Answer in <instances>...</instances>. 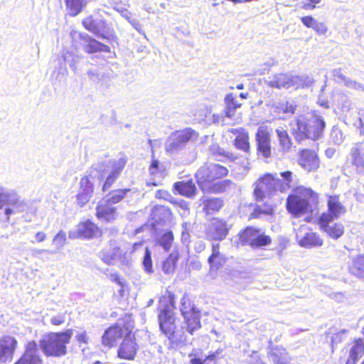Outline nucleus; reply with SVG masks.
Segmentation results:
<instances>
[{"label":"nucleus","mask_w":364,"mask_h":364,"mask_svg":"<svg viewBox=\"0 0 364 364\" xmlns=\"http://www.w3.org/2000/svg\"><path fill=\"white\" fill-rule=\"evenodd\" d=\"M267 355L273 364H289V357L287 350L281 346H274L269 341Z\"/></svg>","instance_id":"nucleus-22"},{"label":"nucleus","mask_w":364,"mask_h":364,"mask_svg":"<svg viewBox=\"0 0 364 364\" xmlns=\"http://www.w3.org/2000/svg\"><path fill=\"white\" fill-rule=\"evenodd\" d=\"M289 88H304L301 75H293L291 74H289Z\"/></svg>","instance_id":"nucleus-52"},{"label":"nucleus","mask_w":364,"mask_h":364,"mask_svg":"<svg viewBox=\"0 0 364 364\" xmlns=\"http://www.w3.org/2000/svg\"><path fill=\"white\" fill-rule=\"evenodd\" d=\"M280 176L282 178L284 182L282 181V186H284L285 191L294 187L298 183V178L296 175H293V173L290 171H285L280 173Z\"/></svg>","instance_id":"nucleus-46"},{"label":"nucleus","mask_w":364,"mask_h":364,"mask_svg":"<svg viewBox=\"0 0 364 364\" xmlns=\"http://www.w3.org/2000/svg\"><path fill=\"white\" fill-rule=\"evenodd\" d=\"M75 338L79 343L87 344L88 342V337L85 331L77 334Z\"/></svg>","instance_id":"nucleus-62"},{"label":"nucleus","mask_w":364,"mask_h":364,"mask_svg":"<svg viewBox=\"0 0 364 364\" xmlns=\"http://www.w3.org/2000/svg\"><path fill=\"white\" fill-rule=\"evenodd\" d=\"M198 133L191 127H186L172 132L165 143L166 151L171 154H178L183 150L189 143H195Z\"/></svg>","instance_id":"nucleus-6"},{"label":"nucleus","mask_w":364,"mask_h":364,"mask_svg":"<svg viewBox=\"0 0 364 364\" xmlns=\"http://www.w3.org/2000/svg\"><path fill=\"white\" fill-rule=\"evenodd\" d=\"M346 212L345 206L341 203L337 195L328 196L327 200V211L323 213L318 218L325 220H336Z\"/></svg>","instance_id":"nucleus-14"},{"label":"nucleus","mask_w":364,"mask_h":364,"mask_svg":"<svg viewBox=\"0 0 364 364\" xmlns=\"http://www.w3.org/2000/svg\"><path fill=\"white\" fill-rule=\"evenodd\" d=\"M332 76L333 77V80L338 83H345L347 76H346L343 72L341 68L334 69L332 70Z\"/></svg>","instance_id":"nucleus-54"},{"label":"nucleus","mask_w":364,"mask_h":364,"mask_svg":"<svg viewBox=\"0 0 364 364\" xmlns=\"http://www.w3.org/2000/svg\"><path fill=\"white\" fill-rule=\"evenodd\" d=\"M117 208L104 199L99 201L96 207L97 218L106 223H111L117 218Z\"/></svg>","instance_id":"nucleus-20"},{"label":"nucleus","mask_w":364,"mask_h":364,"mask_svg":"<svg viewBox=\"0 0 364 364\" xmlns=\"http://www.w3.org/2000/svg\"><path fill=\"white\" fill-rule=\"evenodd\" d=\"M335 220L318 219V224L321 230L325 232L333 240H338L344 232V227L341 223H333Z\"/></svg>","instance_id":"nucleus-24"},{"label":"nucleus","mask_w":364,"mask_h":364,"mask_svg":"<svg viewBox=\"0 0 364 364\" xmlns=\"http://www.w3.org/2000/svg\"><path fill=\"white\" fill-rule=\"evenodd\" d=\"M254 185L253 193L257 202L263 201L266 196H269L277 191H285L284 186H282V180L274 178L270 173L261 177Z\"/></svg>","instance_id":"nucleus-9"},{"label":"nucleus","mask_w":364,"mask_h":364,"mask_svg":"<svg viewBox=\"0 0 364 364\" xmlns=\"http://www.w3.org/2000/svg\"><path fill=\"white\" fill-rule=\"evenodd\" d=\"M66 61L67 57L65 55L58 58L55 61V69L51 77L59 82H65L68 75Z\"/></svg>","instance_id":"nucleus-29"},{"label":"nucleus","mask_w":364,"mask_h":364,"mask_svg":"<svg viewBox=\"0 0 364 364\" xmlns=\"http://www.w3.org/2000/svg\"><path fill=\"white\" fill-rule=\"evenodd\" d=\"M71 60H69V65L71 70L76 75L82 74L86 68L90 65V62L82 55L70 53Z\"/></svg>","instance_id":"nucleus-34"},{"label":"nucleus","mask_w":364,"mask_h":364,"mask_svg":"<svg viewBox=\"0 0 364 364\" xmlns=\"http://www.w3.org/2000/svg\"><path fill=\"white\" fill-rule=\"evenodd\" d=\"M179 309L186 325V331L193 334V332L201 327L200 311L190 301L186 294L180 301Z\"/></svg>","instance_id":"nucleus-10"},{"label":"nucleus","mask_w":364,"mask_h":364,"mask_svg":"<svg viewBox=\"0 0 364 364\" xmlns=\"http://www.w3.org/2000/svg\"><path fill=\"white\" fill-rule=\"evenodd\" d=\"M232 225L218 218H213L205 228V236L210 240L222 241L229 233Z\"/></svg>","instance_id":"nucleus-13"},{"label":"nucleus","mask_w":364,"mask_h":364,"mask_svg":"<svg viewBox=\"0 0 364 364\" xmlns=\"http://www.w3.org/2000/svg\"><path fill=\"white\" fill-rule=\"evenodd\" d=\"M130 191L131 190L129 188L114 190L109 192V193L102 199L106 200L109 204L114 205L115 204L119 203L126 196V195L130 192Z\"/></svg>","instance_id":"nucleus-42"},{"label":"nucleus","mask_w":364,"mask_h":364,"mask_svg":"<svg viewBox=\"0 0 364 364\" xmlns=\"http://www.w3.org/2000/svg\"><path fill=\"white\" fill-rule=\"evenodd\" d=\"M66 241V233L63 230H60L53 237V244L56 247V250H48L45 249L37 250V254L43 252L48 254H55L63 248Z\"/></svg>","instance_id":"nucleus-41"},{"label":"nucleus","mask_w":364,"mask_h":364,"mask_svg":"<svg viewBox=\"0 0 364 364\" xmlns=\"http://www.w3.org/2000/svg\"><path fill=\"white\" fill-rule=\"evenodd\" d=\"M65 2L70 16H77L87 5L86 0H65Z\"/></svg>","instance_id":"nucleus-40"},{"label":"nucleus","mask_w":364,"mask_h":364,"mask_svg":"<svg viewBox=\"0 0 364 364\" xmlns=\"http://www.w3.org/2000/svg\"><path fill=\"white\" fill-rule=\"evenodd\" d=\"M228 174V170L226 167L210 163L200 167L196 173V178L200 189L205 192L215 181Z\"/></svg>","instance_id":"nucleus-7"},{"label":"nucleus","mask_w":364,"mask_h":364,"mask_svg":"<svg viewBox=\"0 0 364 364\" xmlns=\"http://www.w3.org/2000/svg\"><path fill=\"white\" fill-rule=\"evenodd\" d=\"M100 234L99 227L90 220H87L77 225L76 231L70 232L69 237L90 239Z\"/></svg>","instance_id":"nucleus-15"},{"label":"nucleus","mask_w":364,"mask_h":364,"mask_svg":"<svg viewBox=\"0 0 364 364\" xmlns=\"http://www.w3.org/2000/svg\"><path fill=\"white\" fill-rule=\"evenodd\" d=\"M275 111L279 113L284 114H294L295 112L296 106L292 101L280 100L274 105Z\"/></svg>","instance_id":"nucleus-44"},{"label":"nucleus","mask_w":364,"mask_h":364,"mask_svg":"<svg viewBox=\"0 0 364 364\" xmlns=\"http://www.w3.org/2000/svg\"><path fill=\"white\" fill-rule=\"evenodd\" d=\"M137 352V344L132 339H124L118 349V356L120 358L132 360Z\"/></svg>","instance_id":"nucleus-26"},{"label":"nucleus","mask_w":364,"mask_h":364,"mask_svg":"<svg viewBox=\"0 0 364 364\" xmlns=\"http://www.w3.org/2000/svg\"><path fill=\"white\" fill-rule=\"evenodd\" d=\"M64 322H65V320H64L63 317V316H54V317H53V318L50 319V323H51L53 325H55V326H59V325H61V324H63Z\"/></svg>","instance_id":"nucleus-63"},{"label":"nucleus","mask_w":364,"mask_h":364,"mask_svg":"<svg viewBox=\"0 0 364 364\" xmlns=\"http://www.w3.org/2000/svg\"><path fill=\"white\" fill-rule=\"evenodd\" d=\"M311 28L314 29L318 35H325L328 31V27L326 24L324 23L319 22L317 20L315 21V23H314Z\"/></svg>","instance_id":"nucleus-55"},{"label":"nucleus","mask_w":364,"mask_h":364,"mask_svg":"<svg viewBox=\"0 0 364 364\" xmlns=\"http://www.w3.org/2000/svg\"><path fill=\"white\" fill-rule=\"evenodd\" d=\"M73 334V329L45 334L39 341L40 348L46 357L64 356L67 354V345L70 343Z\"/></svg>","instance_id":"nucleus-4"},{"label":"nucleus","mask_w":364,"mask_h":364,"mask_svg":"<svg viewBox=\"0 0 364 364\" xmlns=\"http://www.w3.org/2000/svg\"><path fill=\"white\" fill-rule=\"evenodd\" d=\"M82 26L88 31L92 33L97 38L107 39V23L104 19L94 18L92 16L85 18L82 21Z\"/></svg>","instance_id":"nucleus-16"},{"label":"nucleus","mask_w":364,"mask_h":364,"mask_svg":"<svg viewBox=\"0 0 364 364\" xmlns=\"http://www.w3.org/2000/svg\"><path fill=\"white\" fill-rule=\"evenodd\" d=\"M179 258V253L177 250L173 251L168 257L162 262V271L166 274L174 272Z\"/></svg>","instance_id":"nucleus-37"},{"label":"nucleus","mask_w":364,"mask_h":364,"mask_svg":"<svg viewBox=\"0 0 364 364\" xmlns=\"http://www.w3.org/2000/svg\"><path fill=\"white\" fill-rule=\"evenodd\" d=\"M174 237L171 231H166L156 240V244L161 246L165 251H168L171 247Z\"/></svg>","instance_id":"nucleus-45"},{"label":"nucleus","mask_w":364,"mask_h":364,"mask_svg":"<svg viewBox=\"0 0 364 364\" xmlns=\"http://www.w3.org/2000/svg\"><path fill=\"white\" fill-rule=\"evenodd\" d=\"M227 261L228 257L220 252L219 243L213 244L212 246L211 255L208 259L210 272L218 270L227 262Z\"/></svg>","instance_id":"nucleus-25"},{"label":"nucleus","mask_w":364,"mask_h":364,"mask_svg":"<svg viewBox=\"0 0 364 364\" xmlns=\"http://www.w3.org/2000/svg\"><path fill=\"white\" fill-rule=\"evenodd\" d=\"M364 353V341L361 338L355 340L350 350L349 356L359 360Z\"/></svg>","instance_id":"nucleus-47"},{"label":"nucleus","mask_w":364,"mask_h":364,"mask_svg":"<svg viewBox=\"0 0 364 364\" xmlns=\"http://www.w3.org/2000/svg\"><path fill=\"white\" fill-rule=\"evenodd\" d=\"M149 171L151 176H156L160 172V163L158 159H153L149 166Z\"/></svg>","instance_id":"nucleus-57"},{"label":"nucleus","mask_w":364,"mask_h":364,"mask_svg":"<svg viewBox=\"0 0 364 364\" xmlns=\"http://www.w3.org/2000/svg\"><path fill=\"white\" fill-rule=\"evenodd\" d=\"M156 198H162L166 200H169L170 198H171V196L166 191L164 190H158L156 192Z\"/></svg>","instance_id":"nucleus-60"},{"label":"nucleus","mask_w":364,"mask_h":364,"mask_svg":"<svg viewBox=\"0 0 364 364\" xmlns=\"http://www.w3.org/2000/svg\"><path fill=\"white\" fill-rule=\"evenodd\" d=\"M204 204L203 210L207 214L218 211L223 205V201L219 198H201Z\"/></svg>","instance_id":"nucleus-39"},{"label":"nucleus","mask_w":364,"mask_h":364,"mask_svg":"<svg viewBox=\"0 0 364 364\" xmlns=\"http://www.w3.org/2000/svg\"><path fill=\"white\" fill-rule=\"evenodd\" d=\"M255 139L257 155L262 156L265 159L270 157L272 147L269 132L264 129L259 128L255 134Z\"/></svg>","instance_id":"nucleus-17"},{"label":"nucleus","mask_w":364,"mask_h":364,"mask_svg":"<svg viewBox=\"0 0 364 364\" xmlns=\"http://www.w3.org/2000/svg\"><path fill=\"white\" fill-rule=\"evenodd\" d=\"M291 132L296 142L302 144L306 140L320 139L326 128V122L317 112L299 115L291 122Z\"/></svg>","instance_id":"nucleus-2"},{"label":"nucleus","mask_w":364,"mask_h":364,"mask_svg":"<svg viewBox=\"0 0 364 364\" xmlns=\"http://www.w3.org/2000/svg\"><path fill=\"white\" fill-rule=\"evenodd\" d=\"M70 36L73 43L75 46L78 44L82 50L88 54L109 52L110 48L107 45L98 41L86 33L73 31L70 33Z\"/></svg>","instance_id":"nucleus-12"},{"label":"nucleus","mask_w":364,"mask_h":364,"mask_svg":"<svg viewBox=\"0 0 364 364\" xmlns=\"http://www.w3.org/2000/svg\"><path fill=\"white\" fill-rule=\"evenodd\" d=\"M225 108L224 109L225 117L231 118L235 115L236 110L242 106V103L236 100V96L232 93H228L225 97Z\"/></svg>","instance_id":"nucleus-35"},{"label":"nucleus","mask_w":364,"mask_h":364,"mask_svg":"<svg viewBox=\"0 0 364 364\" xmlns=\"http://www.w3.org/2000/svg\"><path fill=\"white\" fill-rule=\"evenodd\" d=\"M350 274L364 280V256L357 255L350 258L348 264Z\"/></svg>","instance_id":"nucleus-28"},{"label":"nucleus","mask_w":364,"mask_h":364,"mask_svg":"<svg viewBox=\"0 0 364 364\" xmlns=\"http://www.w3.org/2000/svg\"><path fill=\"white\" fill-rule=\"evenodd\" d=\"M330 138L332 142L338 145L341 144L344 139L343 132L336 126L333 127L331 131Z\"/></svg>","instance_id":"nucleus-51"},{"label":"nucleus","mask_w":364,"mask_h":364,"mask_svg":"<svg viewBox=\"0 0 364 364\" xmlns=\"http://www.w3.org/2000/svg\"><path fill=\"white\" fill-rule=\"evenodd\" d=\"M350 164L356 173L364 174V152L359 144H354L350 151L346 166Z\"/></svg>","instance_id":"nucleus-19"},{"label":"nucleus","mask_w":364,"mask_h":364,"mask_svg":"<svg viewBox=\"0 0 364 364\" xmlns=\"http://www.w3.org/2000/svg\"><path fill=\"white\" fill-rule=\"evenodd\" d=\"M119 254V248L115 247L108 250H102L99 254V257L106 264L112 265L114 264V261L116 259Z\"/></svg>","instance_id":"nucleus-43"},{"label":"nucleus","mask_w":364,"mask_h":364,"mask_svg":"<svg viewBox=\"0 0 364 364\" xmlns=\"http://www.w3.org/2000/svg\"><path fill=\"white\" fill-rule=\"evenodd\" d=\"M299 244L301 247L306 248H311L314 247H320L323 245V240L316 232H307L299 240Z\"/></svg>","instance_id":"nucleus-36"},{"label":"nucleus","mask_w":364,"mask_h":364,"mask_svg":"<svg viewBox=\"0 0 364 364\" xmlns=\"http://www.w3.org/2000/svg\"><path fill=\"white\" fill-rule=\"evenodd\" d=\"M230 132L236 136L234 140L235 146L237 149L247 153L250 150L248 133L242 128L231 129Z\"/></svg>","instance_id":"nucleus-27"},{"label":"nucleus","mask_w":364,"mask_h":364,"mask_svg":"<svg viewBox=\"0 0 364 364\" xmlns=\"http://www.w3.org/2000/svg\"><path fill=\"white\" fill-rule=\"evenodd\" d=\"M126 160L99 161L90 169L89 176H83L80 181V189L77 195V203L82 207L91 199L94 192V185L90 177H96L102 183L103 193L108 191L119 178L126 165Z\"/></svg>","instance_id":"nucleus-1"},{"label":"nucleus","mask_w":364,"mask_h":364,"mask_svg":"<svg viewBox=\"0 0 364 364\" xmlns=\"http://www.w3.org/2000/svg\"><path fill=\"white\" fill-rule=\"evenodd\" d=\"M315 19L311 16H306L301 18V21L302 23L307 28H311L314 26V23H315Z\"/></svg>","instance_id":"nucleus-58"},{"label":"nucleus","mask_w":364,"mask_h":364,"mask_svg":"<svg viewBox=\"0 0 364 364\" xmlns=\"http://www.w3.org/2000/svg\"><path fill=\"white\" fill-rule=\"evenodd\" d=\"M122 328L118 326H112L108 328L102 337V343L106 346H112L118 338L122 336Z\"/></svg>","instance_id":"nucleus-33"},{"label":"nucleus","mask_w":364,"mask_h":364,"mask_svg":"<svg viewBox=\"0 0 364 364\" xmlns=\"http://www.w3.org/2000/svg\"><path fill=\"white\" fill-rule=\"evenodd\" d=\"M301 77H302V84H304V88L310 87L314 85V80L310 76L306 75H301Z\"/></svg>","instance_id":"nucleus-59"},{"label":"nucleus","mask_w":364,"mask_h":364,"mask_svg":"<svg viewBox=\"0 0 364 364\" xmlns=\"http://www.w3.org/2000/svg\"><path fill=\"white\" fill-rule=\"evenodd\" d=\"M301 196H290L287 200V209L295 218L306 213L313 215L318 203V195L311 188H304Z\"/></svg>","instance_id":"nucleus-5"},{"label":"nucleus","mask_w":364,"mask_h":364,"mask_svg":"<svg viewBox=\"0 0 364 364\" xmlns=\"http://www.w3.org/2000/svg\"><path fill=\"white\" fill-rule=\"evenodd\" d=\"M14 364H43L36 341H31L26 344L23 354Z\"/></svg>","instance_id":"nucleus-18"},{"label":"nucleus","mask_w":364,"mask_h":364,"mask_svg":"<svg viewBox=\"0 0 364 364\" xmlns=\"http://www.w3.org/2000/svg\"><path fill=\"white\" fill-rule=\"evenodd\" d=\"M346 330H342L340 332L333 333L331 336V348L333 350L334 348L338 346V343H341L343 340V334L346 332Z\"/></svg>","instance_id":"nucleus-53"},{"label":"nucleus","mask_w":364,"mask_h":364,"mask_svg":"<svg viewBox=\"0 0 364 364\" xmlns=\"http://www.w3.org/2000/svg\"><path fill=\"white\" fill-rule=\"evenodd\" d=\"M4 205H6L4 209L6 221L12 214L23 213L28 208L27 203L15 191L0 187V209Z\"/></svg>","instance_id":"nucleus-8"},{"label":"nucleus","mask_w":364,"mask_h":364,"mask_svg":"<svg viewBox=\"0 0 364 364\" xmlns=\"http://www.w3.org/2000/svg\"><path fill=\"white\" fill-rule=\"evenodd\" d=\"M275 132L282 150L284 151H289L292 146L293 142L287 131L282 127H279L276 129Z\"/></svg>","instance_id":"nucleus-38"},{"label":"nucleus","mask_w":364,"mask_h":364,"mask_svg":"<svg viewBox=\"0 0 364 364\" xmlns=\"http://www.w3.org/2000/svg\"><path fill=\"white\" fill-rule=\"evenodd\" d=\"M239 239L242 245H250L253 249L262 248L269 245L272 239L260 229L248 226L239 233Z\"/></svg>","instance_id":"nucleus-11"},{"label":"nucleus","mask_w":364,"mask_h":364,"mask_svg":"<svg viewBox=\"0 0 364 364\" xmlns=\"http://www.w3.org/2000/svg\"><path fill=\"white\" fill-rule=\"evenodd\" d=\"M169 305L164 306L160 311L158 316L159 328L161 332L167 337L172 347H178L184 345L186 342V337L184 328L186 325L181 329H176L175 317L173 309H176L175 296L173 294L168 295Z\"/></svg>","instance_id":"nucleus-3"},{"label":"nucleus","mask_w":364,"mask_h":364,"mask_svg":"<svg viewBox=\"0 0 364 364\" xmlns=\"http://www.w3.org/2000/svg\"><path fill=\"white\" fill-rule=\"evenodd\" d=\"M35 239L38 242H43L46 239V234L43 232H38L35 235Z\"/></svg>","instance_id":"nucleus-64"},{"label":"nucleus","mask_w":364,"mask_h":364,"mask_svg":"<svg viewBox=\"0 0 364 364\" xmlns=\"http://www.w3.org/2000/svg\"><path fill=\"white\" fill-rule=\"evenodd\" d=\"M236 189V184L229 179H224L215 181L210 186V188L205 190V192H210L213 193H221L223 192L234 193Z\"/></svg>","instance_id":"nucleus-32"},{"label":"nucleus","mask_w":364,"mask_h":364,"mask_svg":"<svg viewBox=\"0 0 364 364\" xmlns=\"http://www.w3.org/2000/svg\"><path fill=\"white\" fill-rule=\"evenodd\" d=\"M298 161L299 165L307 171L316 170L319 165L317 154L315 151L310 149L302 150Z\"/></svg>","instance_id":"nucleus-23"},{"label":"nucleus","mask_w":364,"mask_h":364,"mask_svg":"<svg viewBox=\"0 0 364 364\" xmlns=\"http://www.w3.org/2000/svg\"><path fill=\"white\" fill-rule=\"evenodd\" d=\"M17 341L11 336H7L0 339V363L11 360Z\"/></svg>","instance_id":"nucleus-21"},{"label":"nucleus","mask_w":364,"mask_h":364,"mask_svg":"<svg viewBox=\"0 0 364 364\" xmlns=\"http://www.w3.org/2000/svg\"><path fill=\"white\" fill-rule=\"evenodd\" d=\"M344 85L349 88L355 89L356 90L364 91V85H363L360 82H358L353 80H351L348 77H347V79L344 83Z\"/></svg>","instance_id":"nucleus-56"},{"label":"nucleus","mask_w":364,"mask_h":364,"mask_svg":"<svg viewBox=\"0 0 364 364\" xmlns=\"http://www.w3.org/2000/svg\"><path fill=\"white\" fill-rule=\"evenodd\" d=\"M223 352V348H218L214 352H210L203 359L204 364H218V360L220 359V355Z\"/></svg>","instance_id":"nucleus-50"},{"label":"nucleus","mask_w":364,"mask_h":364,"mask_svg":"<svg viewBox=\"0 0 364 364\" xmlns=\"http://www.w3.org/2000/svg\"><path fill=\"white\" fill-rule=\"evenodd\" d=\"M84 71H86L90 80L93 82H99L104 75L100 67L92 65L91 63Z\"/></svg>","instance_id":"nucleus-48"},{"label":"nucleus","mask_w":364,"mask_h":364,"mask_svg":"<svg viewBox=\"0 0 364 364\" xmlns=\"http://www.w3.org/2000/svg\"><path fill=\"white\" fill-rule=\"evenodd\" d=\"M159 213H164L168 216L170 215V211L168 209L166 208L164 206L155 207L154 210H153L152 215L154 217H156Z\"/></svg>","instance_id":"nucleus-61"},{"label":"nucleus","mask_w":364,"mask_h":364,"mask_svg":"<svg viewBox=\"0 0 364 364\" xmlns=\"http://www.w3.org/2000/svg\"><path fill=\"white\" fill-rule=\"evenodd\" d=\"M173 188L178 194L187 198H193L197 191L192 179L176 182Z\"/></svg>","instance_id":"nucleus-30"},{"label":"nucleus","mask_w":364,"mask_h":364,"mask_svg":"<svg viewBox=\"0 0 364 364\" xmlns=\"http://www.w3.org/2000/svg\"><path fill=\"white\" fill-rule=\"evenodd\" d=\"M142 265L144 271L146 273L151 274L154 272L151 252L147 247L145 248V252L142 259Z\"/></svg>","instance_id":"nucleus-49"},{"label":"nucleus","mask_w":364,"mask_h":364,"mask_svg":"<svg viewBox=\"0 0 364 364\" xmlns=\"http://www.w3.org/2000/svg\"><path fill=\"white\" fill-rule=\"evenodd\" d=\"M289 73H278L269 76L265 82L271 87L289 89Z\"/></svg>","instance_id":"nucleus-31"}]
</instances>
